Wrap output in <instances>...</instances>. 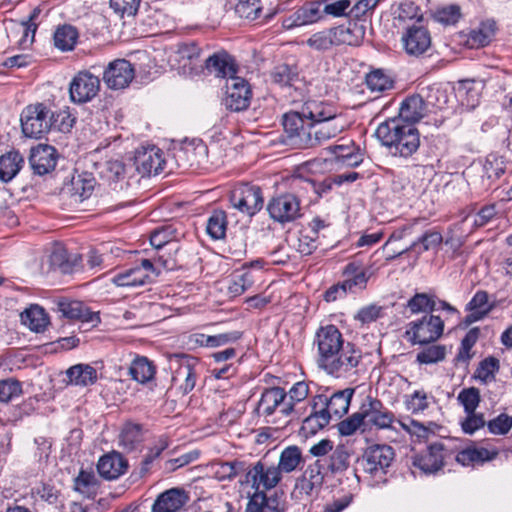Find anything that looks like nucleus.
<instances>
[{
  "label": "nucleus",
  "mask_w": 512,
  "mask_h": 512,
  "mask_svg": "<svg viewBox=\"0 0 512 512\" xmlns=\"http://www.w3.org/2000/svg\"><path fill=\"white\" fill-rule=\"evenodd\" d=\"M375 134L395 156L407 158L415 153L420 146L418 129L411 123H403L401 120L387 119L379 124Z\"/></svg>",
  "instance_id": "obj_3"
},
{
  "label": "nucleus",
  "mask_w": 512,
  "mask_h": 512,
  "mask_svg": "<svg viewBox=\"0 0 512 512\" xmlns=\"http://www.w3.org/2000/svg\"><path fill=\"white\" fill-rule=\"evenodd\" d=\"M136 170L142 177L157 175L163 171L165 160L163 152L156 147H150L137 151L134 158Z\"/></svg>",
  "instance_id": "obj_20"
},
{
  "label": "nucleus",
  "mask_w": 512,
  "mask_h": 512,
  "mask_svg": "<svg viewBox=\"0 0 512 512\" xmlns=\"http://www.w3.org/2000/svg\"><path fill=\"white\" fill-rule=\"evenodd\" d=\"M271 78L274 83L280 86H291L298 79V73L295 67L288 64H280L271 72Z\"/></svg>",
  "instance_id": "obj_52"
},
{
  "label": "nucleus",
  "mask_w": 512,
  "mask_h": 512,
  "mask_svg": "<svg viewBox=\"0 0 512 512\" xmlns=\"http://www.w3.org/2000/svg\"><path fill=\"white\" fill-rule=\"evenodd\" d=\"M367 87L371 91L383 92L393 87V82L382 70H375L366 76Z\"/></svg>",
  "instance_id": "obj_57"
},
{
  "label": "nucleus",
  "mask_w": 512,
  "mask_h": 512,
  "mask_svg": "<svg viewBox=\"0 0 512 512\" xmlns=\"http://www.w3.org/2000/svg\"><path fill=\"white\" fill-rule=\"evenodd\" d=\"M100 79L89 71H79L69 84L70 100L75 104H84L97 96Z\"/></svg>",
  "instance_id": "obj_13"
},
{
  "label": "nucleus",
  "mask_w": 512,
  "mask_h": 512,
  "mask_svg": "<svg viewBox=\"0 0 512 512\" xmlns=\"http://www.w3.org/2000/svg\"><path fill=\"white\" fill-rule=\"evenodd\" d=\"M365 426L373 425L379 429L389 428L394 420V414L384 407L383 403L371 396H367L360 406Z\"/></svg>",
  "instance_id": "obj_17"
},
{
  "label": "nucleus",
  "mask_w": 512,
  "mask_h": 512,
  "mask_svg": "<svg viewBox=\"0 0 512 512\" xmlns=\"http://www.w3.org/2000/svg\"><path fill=\"white\" fill-rule=\"evenodd\" d=\"M499 368V360L490 356L479 363L475 371V376L482 382L487 383L495 379V374L498 372Z\"/></svg>",
  "instance_id": "obj_53"
},
{
  "label": "nucleus",
  "mask_w": 512,
  "mask_h": 512,
  "mask_svg": "<svg viewBox=\"0 0 512 512\" xmlns=\"http://www.w3.org/2000/svg\"><path fill=\"white\" fill-rule=\"evenodd\" d=\"M287 393L281 387L266 388L258 401L257 412L260 415L270 416L277 407H284L286 403Z\"/></svg>",
  "instance_id": "obj_29"
},
{
  "label": "nucleus",
  "mask_w": 512,
  "mask_h": 512,
  "mask_svg": "<svg viewBox=\"0 0 512 512\" xmlns=\"http://www.w3.org/2000/svg\"><path fill=\"white\" fill-rule=\"evenodd\" d=\"M71 198L74 202H83L89 198L94 190L95 179L88 174L78 175L72 179Z\"/></svg>",
  "instance_id": "obj_40"
},
{
  "label": "nucleus",
  "mask_w": 512,
  "mask_h": 512,
  "mask_svg": "<svg viewBox=\"0 0 512 512\" xmlns=\"http://www.w3.org/2000/svg\"><path fill=\"white\" fill-rule=\"evenodd\" d=\"M230 202L240 212L254 216L264 205L262 190L257 185L239 184L231 191Z\"/></svg>",
  "instance_id": "obj_10"
},
{
  "label": "nucleus",
  "mask_w": 512,
  "mask_h": 512,
  "mask_svg": "<svg viewBox=\"0 0 512 512\" xmlns=\"http://www.w3.org/2000/svg\"><path fill=\"white\" fill-rule=\"evenodd\" d=\"M300 112L309 122H313L314 126L321 125L333 129V132L329 134V140L343 130V126L337 123L335 107L329 103L310 100L304 103Z\"/></svg>",
  "instance_id": "obj_6"
},
{
  "label": "nucleus",
  "mask_w": 512,
  "mask_h": 512,
  "mask_svg": "<svg viewBox=\"0 0 512 512\" xmlns=\"http://www.w3.org/2000/svg\"><path fill=\"white\" fill-rule=\"evenodd\" d=\"M189 501L182 488H171L161 493L152 505V512H177Z\"/></svg>",
  "instance_id": "obj_25"
},
{
  "label": "nucleus",
  "mask_w": 512,
  "mask_h": 512,
  "mask_svg": "<svg viewBox=\"0 0 512 512\" xmlns=\"http://www.w3.org/2000/svg\"><path fill=\"white\" fill-rule=\"evenodd\" d=\"M354 392V388H345L334 392L330 397L323 394L316 395L313 398V408H321L330 415V419L332 416L341 418L348 412Z\"/></svg>",
  "instance_id": "obj_16"
},
{
  "label": "nucleus",
  "mask_w": 512,
  "mask_h": 512,
  "mask_svg": "<svg viewBox=\"0 0 512 512\" xmlns=\"http://www.w3.org/2000/svg\"><path fill=\"white\" fill-rule=\"evenodd\" d=\"M445 356L446 346L430 345L417 354L416 361L420 364H434L443 361Z\"/></svg>",
  "instance_id": "obj_56"
},
{
  "label": "nucleus",
  "mask_w": 512,
  "mask_h": 512,
  "mask_svg": "<svg viewBox=\"0 0 512 512\" xmlns=\"http://www.w3.org/2000/svg\"><path fill=\"white\" fill-rule=\"evenodd\" d=\"M336 46H359L366 32V25L358 21L350 20L347 24L332 27Z\"/></svg>",
  "instance_id": "obj_23"
},
{
  "label": "nucleus",
  "mask_w": 512,
  "mask_h": 512,
  "mask_svg": "<svg viewBox=\"0 0 512 512\" xmlns=\"http://www.w3.org/2000/svg\"><path fill=\"white\" fill-rule=\"evenodd\" d=\"M74 482L75 490L79 493L87 497H92L96 494L98 483L93 472L81 470Z\"/></svg>",
  "instance_id": "obj_51"
},
{
  "label": "nucleus",
  "mask_w": 512,
  "mask_h": 512,
  "mask_svg": "<svg viewBox=\"0 0 512 512\" xmlns=\"http://www.w3.org/2000/svg\"><path fill=\"white\" fill-rule=\"evenodd\" d=\"M420 94H422L428 109L432 107L442 110L448 103L447 91L437 84L422 88Z\"/></svg>",
  "instance_id": "obj_43"
},
{
  "label": "nucleus",
  "mask_w": 512,
  "mask_h": 512,
  "mask_svg": "<svg viewBox=\"0 0 512 512\" xmlns=\"http://www.w3.org/2000/svg\"><path fill=\"white\" fill-rule=\"evenodd\" d=\"M407 307L413 314L432 313L437 309L436 297L427 293H416L409 299Z\"/></svg>",
  "instance_id": "obj_47"
},
{
  "label": "nucleus",
  "mask_w": 512,
  "mask_h": 512,
  "mask_svg": "<svg viewBox=\"0 0 512 512\" xmlns=\"http://www.w3.org/2000/svg\"><path fill=\"white\" fill-rule=\"evenodd\" d=\"M309 394L308 385L303 382L295 383L288 392V400L284 403V407L280 410L285 416L290 415L296 403L303 401Z\"/></svg>",
  "instance_id": "obj_49"
},
{
  "label": "nucleus",
  "mask_w": 512,
  "mask_h": 512,
  "mask_svg": "<svg viewBox=\"0 0 512 512\" xmlns=\"http://www.w3.org/2000/svg\"><path fill=\"white\" fill-rule=\"evenodd\" d=\"M346 343L340 330L334 325L320 327L315 335L314 345L317 347V365L322 367L334 357Z\"/></svg>",
  "instance_id": "obj_9"
},
{
  "label": "nucleus",
  "mask_w": 512,
  "mask_h": 512,
  "mask_svg": "<svg viewBox=\"0 0 512 512\" xmlns=\"http://www.w3.org/2000/svg\"><path fill=\"white\" fill-rule=\"evenodd\" d=\"M395 458L394 449L389 445H372L368 447L361 460L363 470L372 476H382Z\"/></svg>",
  "instance_id": "obj_11"
},
{
  "label": "nucleus",
  "mask_w": 512,
  "mask_h": 512,
  "mask_svg": "<svg viewBox=\"0 0 512 512\" xmlns=\"http://www.w3.org/2000/svg\"><path fill=\"white\" fill-rule=\"evenodd\" d=\"M457 399L463 405L466 413H472L480 403L479 389L475 387L463 389Z\"/></svg>",
  "instance_id": "obj_64"
},
{
  "label": "nucleus",
  "mask_w": 512,
  "mask_h": 512,
  "mask_svg": "<svg viewBox=\"0 0 512 512\" xmlns=\"http://www.w3.org/2000/svg\"><path fill=\"white\" fill-rule=\"evenodd\" d=\"M25 163L23 156L18 151H9L0 156V181H11L21 170Z\"/></svg>",
  "instance_id": "obj_33"
},
{
  "label": "nucleus",
  "mask_w": 512,
  "mask_h": 512,
  "mask_svg": "<svg viewBox=\"0 0 512 512\" xmlns=\"http://www.w3.org/2000/svg\"><path fill=\"white\" fill-rule=\"evenodd\" d=\"M324 2V0H316L299 7L293 14L283 20L282 27L286 30H292L296 27L318 22L323 18L321 7Z\"/></svg>",
  "instance_id": "obj_18"
},
{
  "label": "nucleus",
  "mask_w": 512,
  "mask_h": 512,
  "mask_svg": "<svg viewBox=\"0 0 512 512\" xmlns=\"http://www.w3.org/2000/svg\"><path fill=\"white\" fill-rule=\"evenodd\" d=\"M443 451L444 445L441 442L432 443L425 453L414 456L413 466L426 474L436 473L444 465Z\"/></svg>",
  "instance_id": "obj_22"
},
{
  "label": "nucleus",
  "mask_w": 512,
  "mask_h": 512,
  "mask_svg": "<svg viewBox=\"0 0 512 512\" xmlns=\"http://www.w3.org/2000/svg\"><path fill=\"white\" fill-rule=\"evenodd\" d=\"M21 322L31 331L43 332L49 324V318L44 308L39 305H31L21 315Z\"/></svg>",
  "instance_id": "obj_35"
},
{
  "label": "nucleus",
  "mask_w": 512,
  "mask_h": 512,
  "mask_svg": "<svg viewBox=\"0 0 512 512\" xmlns=\"http://www.w3.org/2000/svg\"><path fill=\"white\" fill-rule=\"evenodd\" d=\"M78 31L72 25H62L54 33V44L61 51H71L78 40Z\"/></svg>",
  "instance_id": "obj_42"
},
{
  "label": "nucleus",
  "mask_w": 512,
  "mask_h": 512,
  "mask_svg": "<svg viewBox=\"0 0 512 512\" xmlns=\"http://www.w3.org/2000/svg\"><path fill=\"white\" fill-rule=\"evenodd\" d=\"M362 427H365V421L360 410L338 423V431L342 436L353 435Z\"/></svg>",
  "instance_id": "obj_62"
},
{
  "label": "nucleus",
  "mask_w": 512,
  "mask_h": 512,
  "mask_svg": "<svg viewBox=\"0 0 512 512\" xmlns=\"http://www.w3.org/2000/svg\"><path fill=\"white\" fill-rule=\"evenodd\" d=\"M442 235L438 231H426L418 240L414 241L409 247L395 252L394 254L388 256V259H394L397 256H401L411 250L416 249L417 245L421 243L423 245V250L427 251L430 249H434L438 247L442 242Z\"/></svg>",
  "instance_id": "obj_46"
},
{
  "label": "nucleus",
  "mask_w": 512,
  "mask_h": 512,
  "mask_svg": "<svg viewBox=\"0 0 512 512\" xmlns=\"http://www.w3.org/2000/svg\"><path fill=\"white\" fill-rule=\"evenodd\" d=\"M351 453L344 445H337L327 458L321 459L326 472L337 475L345 472L350 466Z\"/></svg>",
  "instance_id": "obj_31"
},
{
  "label": "nucleus",
  "mask_w": 512,
  "mask_h": 512,
  "mask_svg": "<svg viewBox=\"0 0 512 512\" xmlns=\"http://www.w3.org/2000/svg\"><path fill=\"white\" fill-rule=\"evenodd\" d=\"M82 258L77 253H69L63 246H56L50 255L53 269L63 274H71L81 266Z\"/></svg>",
  "instance_id": "obj_27"
},
{
  "label": "nucleus",
  "mask_w": 512,
  "mask_h": 512,
  "mask_svg": "<svg viewBox=\"0 0 512 512\" xmlns=\"http://www.w3.org/2000/svg\"><path fill=\"white\" fill-rule=\"evenodd\" d=\"M57 312L69 320L89 321L88 311L84 304L76 300L63 299L57 303Z\"/></svg>",
  "instance_id": "obj_41"
},
{
  "label": "nucleus",
  "mask_w": 512,
  "mask_h": 512,
  "mask_svg": "<svg viewBox=\"0 0 512 512\" xmlns=\"http://www.w3.org/2000/svg\"><path fill=\"white\" fill-rule=\"evenodd\" d=\"M127 461L120 453L112 452L102 456L97 464V470L103 478L114 480L126 472Z\"/></svg>",
  "instance_id": "obj_28"
},
{
  "label": "nucleus",
  "mask_w": 512,
  "mask_h": 512,
  "mask_svg": "<svg viewBox=\"0 0 512 512\" xmlns=\"http://www.w3.org/2000/svg\"><path fill=\"white\" fill-rule=\"evenodd\" d=\"M444 330V321L436 315H425L408 324L406 335L412 344H429L438 340Z\"/></svg>",
  "instance_id": "obj_8"
},
{
  "label": "nucleus",
  "mask_w": 512,
  "mask_h": 512,
  "mask_svg": "<svg viewBox=\"0 0 512 512\" xmlns=\"http://www.w3.org/2000/svg\"><path fill=\"white\" fill-rule=\"evenodd\" d=\"M345 279L342 281L347 293H356L366 288L368 276L355 262L349 263L344 269Z\"/></svg>",
  "instance_id": "obj_34"
},
{
  "label": "nucleus",
  "mask_w": 512,
  "mask_h": 512,
  "mask_svg": "<svg viewBox=\"0 0 512 512\" xmlns=\"http://www.w3.org/2000/svg\"><path fill=\"white\" fill-rule=\"evenodd\" d=\"M40 11L38 9L33 10L29 19L26 22L21 23L22 36L19 40V46L23 49L28 48L33 42L37 29V25L33 22Z\"/></svg>",
  "instance_id": "obj_60"
},
{
  "label": "nucleus",
  "mask_w": 512,
  "mask_h": 512,
  "mask_svg": "<svg viewBox=\"0 0 512 512\" xmlns=\"http://www.w3.org/2000/svg\"><path fill=\"white\" fill-rule=\"evenodd\" d=\"M141 439V429L136 424L125 425L119 436L120 445L127 451H132Z\"/></svg>",
  "instance_id": "obj_54"
},
{
  "label": "nucleus",
  "mask_w": 512,
  "mask_h": 512,
  "mask_svg": "<svg viewBox=\"0 0 512 512\" xmlns=\"http://www.w3.org/2000/svg\"><path fill=\"white\" fill-rule=\"evenodd\" d=\"M496 23L493 20H486L480 23L479 27L472 30L469 41L472 45L484 47L488 45L495 36Z\"/></svg>",
  "instance_id": "obj_44"
},
{
  "label": "nucleus",
  "mask_w": 512,
  "mask_h": 512,
  "mask_svg": "<svg viewBox=\"0 0 512 512\" xmlns=\"http://www.w3.org/2000/svg\"><path fill=\"white\" fill-rule=\"evenodd\" d=\"M480 334V329L474 327L470 329L461 341L460 348L455 357L456 364L465 363L467 364L472 358L471 349L476 344Z\"/></svg>",
  "instance_id": "obj_50"
},
{
  "label": "nucleus",
  "mask_w": 512,
  "mask_h": 512,
  "mask_svg": "<svg viewBox=\"0 0 512 512\" xmlns=\"http://www.w3.org/2000/svg\"><path fill=\"white\" fill-rule=\"evenodd\" d=\"M150 277L143 269L130 268L124 272L116 274L112 282L119 287H135L147 284Z\"/></svg>",
  "instance_id": "obj_39"
},
{
  "label": "nucleus",
  "mask_w": 512,
  "mask_h": 512,
  "mask_svg": "<svg viewBox=\"0 0 512 512\" xmlns=\"http://www.w3.org/2000/svg\"><path fill=\"white\" fill-rule=\"evenodd\" d=\"M300 200L291 193L272 198L267 204L271 219L282 225L295 221L301 216Z\"/></svg>",
  "instance_id": "obj_12"
},
{
  "label": "nucleus",
  "mask_w": 512,
  "mask_h": 512,
  "mask_svg": "<svg viewBox=\"0 0 512 512\" xmlns=\"http://www.w3.org/2000/svg\"><path fill=\"white\" fill-rule=\"evenodd\" d=\"M484 174L482 176V182L485 184V180L492 181L498 179L504 172L505 166L502 159L490 155L483 166Z\"/></svg>",
  "instance_id": "obj_58"
},
{
  "label": "nucleus",
  "mask_w": 512,
  "mask_h": 512,
  "mask_svg": "<svg viewBox=\"0 0 512 512\" xmlns=\"http://www.w3.org/2000/svg\"><path fill=\"white\" fill-rule=\"evenodd\" d=\"M56 161V150L52 146L39 145L31 150L29 164L36 175L42 176L52 171Z\"/></svg>",
  "instance_id": "obj_24"
},
{
  "label": "nucleus",
  "mask_w": 512,
  "mask_h": 512,
  "mask_svg": "<svg viewBox=\"0 0 512 512\" xmlns=\"http://www.w3.org/2000/svg\"><path fill=\"white\" fill-rule=\"evenodd\" d=\"M303 465L304 459L301 449L296 445H291L281 452L276 468L282 475V473H291Z\"/></svg>",
  "instance_id": "obj_37"
},
{
  "label": "nucleus",
  "mask_w": 512,
  "mask_h": 512,
  "mask_svg": "<svg viewBox=\"0 0 512 512\" xmlns=\"http://www.w3.org/2000/svg\"><path fill=\"white\" fill-rule=\"evenodd\" d=\"M197 360L184 354L170 357L169 368L172 371V383L178 386L183 395L190 393L196 385Z\"/></svg>",
  "instance_id": "obj_7"
},
{
  "label": "nucleus",
  "mask_w": 512,
  "mask_h": 512,
  "mask_svg": "<svg viewBox=\"0 0 512 512\" xmlns=\"http://www.w3.org/2000/svg\"><path fill=\"white\" fill-rule=\"evenodd\" d=\"M283 128L286 144L297 149H310L329 140L333 129L321 125L314 126L299 111H290L283 115Z\"/></svg>",
  "instance_id": "obj_2"
},
{
  "label": "nucleus",
  "mask_w": 512,
  "mask_h": 512,
  "mask_svg": "<svg viewBox=\"0 0 512 512\" xmlns=\"http://www.w3.org/2000/svg\"><path fill=\"white\" fill-rule=\"evenodd\" d=\"M334 33L332 28L325 29L322 31H318L312 34L307 40L306 44L313 50L324 52L336 46V42L334 39Z\"/></svg>",
  "instance_id": "obj_48"
},
{
  "label": "nucleus",
  "mask_w": 512,
  "mask_h": 512,
  "mask_svg": "<svg viewBox=\"0 0 512 512\" xmlns=\"http://www.w3.org/2000/svg\"><path fill=\"white\" fill-rule=\"evenodd\" d=\"M312 413L305 418L303 428L310 433H316L318 430L327 426L330 422V415L324 412L321 408H313Z\"/></svg>",
  "instance_id": "obj_55"
},
{
  "label": "nucleus",
  "mask_w": 512,
  "mask_h": 512,
  "mask_svg": "<svg viewBox=\"0 0 512 512\" xmlns=\"http://www.w3.org/2000/svg\"><path fill=\"white\" fill-rule=\"evenodd\" d=\"M53 113L44 104L26 107L21 114L22 132L26 137L41 138L51 127Z\"/></svg>",
  "instance_id": "obj_5"
},
{
  "label": "nucleus",
  "mask_w": 512,
  "mask_h": 512,
  "mask_svg": "<svg viewBox=\"0 0 512 512\" xmlns=\"http://www.w3.org/2000/svg\"><path fill=\"white\" fill-rule=\"evenodd\" d=\"M155 372L156 370L153 363L144 356L136 357L129 367V374L132 379L141 384H145L152 380Z\"/></svg>",
  "instance_id": "obj_38"
},
{
  "label": "nucleus",
  "mask_w": 512,
  "mask_h": 512,
  "mask_svg": "<svg viewBox=\"0 0 512 512\" xmlns=\"http://www.w3.org/2000/svg\"><path fill=\"white\" fill-rule=\"evenodd\" d=\"M327 474L328 472H326L325 464L322 463V460H316L306 468L300 481L301 490L307 495L312 494L314 490H319Z\"/></svg>",
  "instance_id": "obj_30"
},
{
  "label": "nucleus",
  "mask_w": 512,
  "mask_h": 512,
  "mask_svg": "<svg viewBox=\"0 0 512 512\" xmlns=\"http://www.w3.org/2000/svg\"><path fill=\"white\" fill-rule=\"evenodd\" d=\"M134 78V68L125 59H118L110 63L104 71L103 80L111 89H123L129 85Z\"/></svg>",
  "instance_id": "obj_19"
},
{
  "label": "nucleus",
  "mask_w": 512,
  "mask_h": 512,
  "mask_svg": "<svg viewBox=\"0 0 512 512\" xmlns=\"http://www.w3.org/2000/svg\"><path fill=\"white\" fill-rule=\"evenodd\" d=\"M405 406L412 414L423 412L429 406L427 393L423 390H416L413 394L406 396Z\"/></svg>",
  "instance_id": "obj_63"
},
{
  "label": "nucleus",
  "mask_w": 512,
  "mask_h": 512,
  "mask_svg": "<svg viewBox=\"0 0 512 512\" xmlns=\"http://www.w3.org/2000/svg\"><path fill=\"white\" fill-rule=\"evenodd\" d=\"M168 447V441L164 437H160L155 441L152 447L149 448L148 453L144 456L141 462L140 473L144 475L148 472L150 465L157 459L161 453Z\"/></svg>",
  "instance_id": "obj_59"
},
{
  "label": "nucleus",
  "mask_w": 512,
  "mask_h": 512,
  "mask_svg": "<svg viewBox=\"0 0 512 512\" xmlns=\"http://www.w3.org/2000/svg\"><path fill=\"white\" fill-rule=\"evenodd\" d=\"M252 92L249 83L241 77H231L226 83L225 107L233 112L246 110L250 105Z\"/></svg>",
  "instance_id": "obj_15"
},
{
  "label": "nucleus",
  "mask_w": 512,
  "mask_h": 512,
  "mask_svg": "<svg viewBox=\"0 0 512 512\" xmlns=\"http://www.w3.org/2000/svg\"><path fill=\"white\" fill-rule=\"evenodd\" d=\"M246 470V462L235 460L232 462L221 463L216 473L221 480H232L237 475L245 473Z\"/></svg>",
  "instance_id": "obj_61"
},
{
  "label": "nucleus",
  "mask_w": 512,
  "mask_h": 512,
  "mask_svg": "<svg viewBox=\"0 0 512 512\" xmlns=\"http://www.w3.org/2000/svg\"><path fill=\"white\" fill-rule=\"evenodd\" d=\"M421 21L422 16H419L417 22L408 26L402 35V46L409 56L419 57L431 47L430 32L419 24Z\"/></svg>",
  "instance_id": "obj_14"
},
{
  "label": "nucleus",
  "mask_w": 512,
  "mask_h": 512,
  "mask_svg": "<svg viewBox=\"0 0 512 512\" xmlns=\"http://www.w3.org/2000/svg\"><path fill=\"white\" fill-rule=\"evenodd\" d=\"M497 455L498 452L496 450L490 451L483 447H469L458 452L456 461L463 466L483 464L495 459Z\"/></svg>",
  "instance_id": "obj_36"
},
{
  "label": "nucleus",
  "mask_w": 512,
  "mask_h": 512,
  "mask_svg": "<svg viewBox=\"0 0 512 512\" xmlns=\"http://www.w3.org/2000/svg\"><path fill=\"white\" fill-rule=\"evenodd\" d=\"M362 352L353 343L347 342L339 352L321 368L337 378H346L357 374Z\"/></svg>",
  "instance_id": "obj_4"
},
{
  "label": "nucleus",
  "mask_w": 512,
  "mask_h": 512,
  "mask_svg": "<svg viewBox=\"0 0 512 512\" xmlns=\"http://www.w3.org/2000/svg\"><path fill=\"white\" fill-rule=\"evenodd\" d=\"M282 479V475L274 464L259 460L248 466L245 479L241 483L250 484L254 492L249 496L245 512H284L276 498H268L267 490L275 488Z\"/></svg>",
  "instance_id": "obj_1"
},
{
  "label": "nucleus",
  "mask_w": 512,
  "mask_h": 512,
  "mask_svg": "<svg viewBox=\"0 0 512 512\" xmlns=\"http://www.w3.org/2000/svg\"><path fill=\"white\" fill-rule=\"evenodd\" d=\"M66 375L69 384L80 387L93 385L98 380L97 370L89 364L73 365L66 371Z\"/></svg>",
  "instance_id": "obj_32"
},
{
  "label": "nucleus",
  "mask_w": 512,
  "mask_h": 512,
  "mask_svg": "<svg viewBox=\"0 0 512 512\" xmlns=\"http://www.w3.org/2000/svg\"><path fill=\"white\" fill-rule=\"evenodd\" d=\"M430 112L431 110L428 109L422 94L418 93L407 97L400 106L398 117H393L392 119L414 125Z\"/></svg>",
  "instance_id": "obj_21"
},
{
  "label": "nucleus",
  "mask_w": 512,
  "mask_h": 512,
  "mask_svg": "<svg viewBox=\"0 0 512 512\" xmlns=\"http://www.w3.org/2000/svg\"><path fill=\"white\" fill-rule=\"evenodd\" d=\"M205 68L209 73H213L217 77L227 78V80H230L231 77H237L238 67L235 59L225 52L215 53L208 57L205 61Z\"/></svg>",
  "instance_id": "obj_26"
},
{
  "label": "nucleus",
  "mask_w": 512,
  "mask_h": 512,
  "mask_svg": "<svg viewBox=\"0 0 512 512\" xmlns=\"http://www.w3.org/2000/svg\"><path fill=\"white\" fill-rule=\"evenodd\" d=\"M227 229V216L223 210H214L206 224L207 234L214 240L225 237Z\"/></svg>",
  "instance_id": "obj_45"
}]
</instances>
